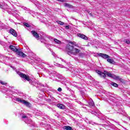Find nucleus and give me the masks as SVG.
<instances>
[{
	"label": "nucleus",
	"mask_w": 130,
	"mask_h": 130,
	"mask_svg": "<svg viewBox=\"0 0 130 130\" xmlns=\"http://www.w3.org/2000/svg\"><path fill=\"white\" fill-rule=\"evenodd\" d=\"M111 85H112V86H113V87H115V88H117V87H118V84H116L115 82H112L111 83Z\"/></svg>",
	"instance_id": "obj_17"
},
{
	"label": "nucleus",
	"mask_w": 130,
	"mask_h": 130,
	"mask_svg": "<svg viewBox=\"0 0 130 130\" xmlns=\"http://www.w3.org/2000/svg\"><path fill=\"white\" fill-rule=\"evenodd\" d=\"M87 13L92 17L93 15H92L91 13H90V11H87Z\"/></svg>",
	"instance_id": "obj_25"
},
{
	"label": "nucleus",
	"mask_w": 130,
	"mask_h": 130,
	"mask_svg": "<svg viewBox=\"0 0 130 130\" xmlns=\"http://www.w3.org/2000/svg\"><path fill=\"white\" fill-rule=\"evenodd\" d=\"M56 1H64V0H56Z\"/></svg>",
	"instance_id": "obj_29"
},
{
	"label": "nucleus",
	"mask_w": 130,
	"mask_h": 130,
	"mask_svg": "<svg viewBox=\"0 0 130 130\" xmlns=\"http://www.w3.org/2000/svg\"><path fill=\"white\" fill-rule=\"evenodd\" d=\"M61 2H62V3H63V1H61Z\"/></svg>",
	"instance_id": "obj_30"
},
{
	"label": "nucleus",
	"mask_w": 130,
	"mask_h": 130,
	"mask_svg": "<svg viewBox=\"0 0 130 130\" xmlns=\"http://www.w3.org/2000/svg\"><path fill=\"white\" fill-rule=\"evenodd\" d=\"M54 41L55 42V43H57V44H60V43H61V42L57 40V39H55L54 40Z\"/></svg>",
	"instance_id": "obj_18"
},
{
	"label": "nucleus",
	"mask_w": 130,
	"mask_h": 130,
	"mask_svg": "<svg viewBox=\"0 0 130 130\" xmlns=\"http://www.w3.org/2000/svg\"><path fill=\"white\" fill-rule=\"evenodd\" d=\"M89 106H90V107H93L94 106H95V104H94V102H93L92 101H90L88 103Z\"/></svg>",
	"instance_id": "obj_15"
},
{
	"label": "nucleus",
	"mask_w": 130,
	"mask_h": 130,
	"mask_svg": "<svg viewBox=\"0 0 130 130\" xmlns=\"http://www.w3.org/2000/svg\"><path fill=\"white\" fill-rule=\"evenodd\" d=\"M9 48L11 49V50L14 51V52L18 51V49L16 47V46H14L13 45H10L9 46Z\"/></svg>",
	"instance_id": "obj_9"
},
{
	"label": "nucleus",
	"mask_w": 130,
	"mask_h": 130,
	"mask_svg": "<svg viewBox=\"0 0 130 130\" xmlns=\"http://www.w3.org/2000/svg\"><path fill=\"white\" fill-rule=\"evenodd\" d=\"M63 128L66 130H73V128L71 126H64Z\"/></svg>",
	"instance_id": "obj_13"
},
{
	"label": "nucleus",
	"mask_w": 130,
	"mask_h": 130,
	"mask_svg": "<svg viewBox=\"0 0 130 130\" xmlns=\"http://www.w3.org/2000/svg\"><path fill=\"white\" fill-rule=\"evenodd\" d=\"M10 34L14 36V37H17L18 36V35H17V32H16V30H15V29L13 28H11L10 29Z\"/></svg>",
	"instance_id": "obj_8"
},
{
	"label": "nucleus",
	"mask_w": 130,
	"mask_h": 130,
	"mask_svg": "<svg viewBox=\"0 0 130 130\" xmlns=\"http://www.w3.org/2000/svg\"><path fill=\"white\" fill-rule=\"evenodd\" d=\"M64 7H67V8H71L73 7V6H72L71 5H70L68 3H64Z\"/></svg>",
	"instance_id": "obj_16"
},
{
	"label": "nucleus",
	"mask_w": 130,
	"mask_h": 130,
	"mask_svg": "<svg viewBox=\"0 0 130 130\" xmlns=\"http://www.w3.org/2000/svg\"><path fill=\"white\" fill-rule=\"evenodd\" d=\"M98 55H99V56H101V57H102L103 58H104V59H106V58H109V57H110V56L106 54H104V53H98Z\"/></svg>",
	"instance_id": "obj_6"
},
{
	"label": "nucleus",
	"mask_w": 130,
	"mask_h": 130,
	"mask_svg": "<svg viewBox=\"0 0 130 130\" xmlns=\"http://www.w3.org/2000/svg\"><path fill=\"white\" fill-rule=\"evenodd\" d=\"M66 51L67 52V54L69 55H70V54H73V55H77V54L81 52L80 49L75 48L73 45H71L70 44L67 45Z\"/></svg>",
	"instance_id": "obj_1"
},
{
	"label": "nucleus",
	"mask_w": 130,
	"mask_h": 130,
	"mask_svg": "<svg viewBox=\"0 0 130 130\" xmlns=\"http://www.w3.org/2000/svg\"><path fill=\"white\" fill-rule=\"evenodd\" d=\"M18 75H19V77H20V78H21V79H24V80H26L28 82H29L31 80L30 79V76H29L28 75H27L22 72H19Z\"/></svg>",
	"instance_id": "obj_3"
},
{
	"label": "nucleus",
	"mask_w": 130,
	"mask_h": 130,
	"mask_svg": "<svg viewBox=\"0 0 130 130\" xmlns=\"http://www.w3.org/2000/svg\"><path fill=\"white\" fill-rule=\"evenodd\" d=\"M16 101H18V102H21V103H22V104H24L26 107L30 108V103L28 102H27L25 100H22L20 99L17 98L16 99Z\"/></svg>",
	"instance_id": "obj_4"
},
{
	"label": "nucleus",
	"mask_w": 130,
	"mask_h": 130,
	"mask_svg": "<svg viewBox=\"0 0 130 130\" xmlns=\"http://www.w3.org/2000/svg\"><path fill=\"white\" fill-rule=\"evenodd\" d=\"M126 43L127 44H130V41H126Z\"/></svg>",
	"instance_id": "obj_27"
},
{
	"label": "nucleus",
	"mask_w": 130,
	"mask_h": 130,
	"mask_svg": "<svg viewBox=\"0 0 130 130\" xmlns=\"http://www.w3.org/2000/svg\"><path fill=\"white\" fill-rule=\"evenodd\" d=\"M95 73L98 74V75L101 77H103L104 79L106 78V75L109 78H112V79H119V76H116V75H114L106 71H104L103 73L99 70H96Z\"/></svg>",
	"instance_id": "obj_2"
},
{
	"label": "nucleus",
	"mask_w": 130,
	"mask_h": 130,
	"mask_svg": "<svg viewBox=\"0 0 130 130\" xmlns=\"http://www.w3.org/2000/svg\"><path fill=\"white\" fill-rule=\"evenodd\" d=\"M69 43H70V44H72V45H74V46H76V47H79V45L77 44V43H76V42L70 41L69 42Z\"/></svg>",
	"instance_id": "obj_14"
},
{
	"label": "nucleus",
	"mask_w": 130,
	"mask_h": 130,
	"mask_svg": "<svg viewBox=\"0 0 130 130\" xmlns=\"http://www.w3.org/2000/svg\"><path fill=\"white\" fill-rule=\"evenodd\" d=\"M57 90H58L59 92H61V91H62V89H61V88L59 87V88H58Z\"/></svg>",
	"instance_id": "obj_22"
},
{
	"label": "nucleus",
	"mask_w": 130,
	"mask_h": 130,
	"mask_svg": "<svg viewBox=\"0 0 130 130\" xmlns=\"http://www.w3.org/2000/svg\"><path fill=\"white\" fill-rule=\"evenodd\" d=\"M22 118H27V116H22Z\"/></svg>",
	"instance_id": "obj_28"
},
{
	"label": "nucleus",
	"mask_w": 130,
	"mask_h": 130,
	"mask_svg": "<svg viewBox=\"0 0 130 130\" xmlns=\"http://www.w3.org/2000/svg\"><path fill=\"white\" fill-rule=\"evenodd\" d=\"M23 24L24 25V26H25V27H30V24L27 23H24Z\"/></svg>",
	"instance_id": "obj_20"
},
{
	"label": "nucleus",
	"mask_w": 130,
	"mask_h": 130,
	"mask_svg": "<svg viewBox=\"0 0 130 130\" xmlns=\"http://www.w3.org/2000/svg\"><path fill=\"white\" fill-rule=\"evenodd\" d=\"M57 107H58L60 109H64V108H66V106H64L62 104H57Z\"/></svg>",
	"instance_id": "obj_12"
},
{
	"label": "nucleus",
	"mask_w": 130,
	"mask_h": 130,
	"mask_svg": "<svg viewBox=\"0 0 130 130\" xmlns=\"http://www.w3.org/2000/svg\"><path fill=\"white\" fill-rule=\"evenodd\" d=\"M66 29H67V30H69V29H70V26L69 25H66L65 26Z\"/></svg>",
	"instance_id": "obj_23"
},
{
	"label": "nucleus",
	"mask_w": 130,
	"mask_h": 130,
	"mask_svg": "<svg viewBox=\"0 0 130 130\" xmlns=\"http://www.w3.org/2000/svg\"><path fill=\"white\" fill-rule=\"evenodd\" d=\"M3 7H4V4H2L0 3V8L1 9H3Z\"/></svg>",
	"instance_id": "obj_26"
},
{
	"label": "nucleus",
	"mask_w": 130,
	"mask_h": 130,
	"mask_svg": "<svg viewBox=\"0 0 130 130\" xmlns=\"http://www.w3.org/2000/svg\"><path fill=\"white\" fill-rule=\"evenodd\" d=\"M31 34L33 35L34 37L36 38L37 40H39V35L36 31L35 30H32Z\"/></svg>",
	"instance_id": "obj_7"
},
{
	"label": "nucleus",
	"mask_w": 130,
	"mask_h": 130,
	"mask_svg": "<svg viewBox=\"0 0 130 130\" xmlns=\"http://www.w3.org/2000/svg\"><path fill=\"white\" fill-rule=\"evenodd\" d=\"M78 36L82 39H84V40H87L88 39V37H87V36H85L84 34H79L78 35Z\"/></svg>",
	"instance_id": "obj_10"
},
{
	"label": "nucleus",
	"mask_w": 130,
	"mask_h": 130,
	"mask_svg": "<svg viewBox=\"0 0 130 130\" xmlns=\"http://www.w3.org/2000/svg\"><path fill=\"white\" fill-rule=\"evenodd\" d=\"M0 83L2 85H7V83L2 81H0Z\"/></svg>",
	"instance_id": "obj_21"
},
{
	"label": "nucleus",
	"mask_w": 130,
	"mask_h": 130,
	"mask_svg": "<svg viewBox=\"0 0 130 130\" xmlns=\"http://www.w3.org/2000/svg\"><path fill=\"white\" fill-rule=\"evenodd\" d=\"M119 81L120 82H121L122 83H123V82H124V80H123V79H121V78H120L119 79Z\"/></svg>",
	"instance_id": "obj_24"
},
{
	"label": "nucleus",
	"mask_w": 130,
	"mask_h": 130,
	"mask_svg": "<svg viewBox=\"0 0 130 130\" xmlns=\"http://www.w3.org/2000/svg\"><path fill=\"white\" fill-rule=\"evenodd\" d=\"M16 52V54L17 55H18V56H20L21 57H26V56H27V55L25 54V53H24L23 52L19 50V49L17 50V51L15 52Z\"/></svg>",
	"instance_id": "obj_5"
},
{
	"label": "nucleus",
	"mask_w": 130,
	"mask_h": 130,
	"mask_svg": "<svg viewBox=\"0 0 130 130\" xmlns=\"http://www.w3.org/2000/svg\"><path fill=\"white\" fill-rule=\"evenodd\" d=\"M107 61H108V62H109V63H111L112 64H114L115 63V61L112 59H107Z\"/></svg>",
	"instance_id": "obj_11"
},
{
	"label": "nucleus",
	"mask_w": 130,
	"mask_h": 130,
	"mask_svg": "<svg viewBox=\"0 0 130 130\" xmlns=\"http://www.w3.org/2000/svg\"><path fill=\"white\" fill-rule=\"evenodd\" d=\"M57 23H58V24H59V25H62L64 24V23L63 22H62L59 20L57 21Z\"/></svg>",
	"instance_id": "obj_19"
}]
</instances>
